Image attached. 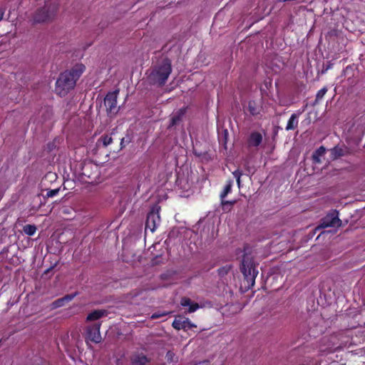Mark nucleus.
<instances>
[{"instance_id":"1","label":"nucleus","mask_w":365,"mask_h":365,"mask_svg":"<svg viewBox=\"0 0 365 365\" xmlns=\"http://www.w3.org/2000/svg\"><path fill=\"white\" fill-rule=\"evenodd\" d=\"M172 63L168 58L160 59L147 71L146 82L150 86H163L172 73Z\"/></svg>"},{"instance_id":"2","label":"nucleus","mask_w":365,"mask_h":365,"mask_svg":"<svg viewBox=\"0 0 365 365\" xmlns=\"http://www.w3.org/2000/svg\"><path fill=\"white\" fill-rule=\"evenodd\" d=\"M84 69L85 66L83 64H76L71 70L61 73L56 83V93L60 96H66L75 87Z\"/></svg>"},{"instance_id":"3","label":"nucleus","mask_w":365,"mask_h":365,"mask_svg":"<svg viewBox=\"0 0 365 365\" xmlns=\"http://www.w3.org/2000/svg\"><path fill=\"white\" fill-rule=\"evenodd\" d=\"M240 270L244 276V282L247 284L245 287L252 288L255 285L258 270L254 257L251 255L245 254L243 255Z\"/></svg>"},{"instance_id":"4","label":"nucleus","mask_w":365,"mask_h":365,"mask_svg":"<svg viewBox=\"0 0 365 365\" xmlns=\"http://www.w3.org/2000/svg\"><path fill=\"white\" fill-rule=\"evenodd\" d=\"M58 10V4L56 1L46 2L45 6L38 9L34 15V23H44L53 20Z\"/></svg>"},{"instance_id":"5","label":"nucleus","mask_w":365,"mask_h":365,"mask_svg":"<svg viewBox=\"0 0 365 365\" xmlns=\"http://www.w3.org/2000/svg\"><path fill=\"white\" fill-rule=\"evenodd\" d=\"M341 220L339 218V212L334 210L320 220V223L316 227V230L327 227L339 228L341 226Z\"/></svg>"},{"instance_id":"6","label":"nucleus","mask_w":365,"mask_h":365,"mask_svg":"<svg viewBox=\"0 0 365 365\" xmlns=\"http://www.w3.org/2000/svg\"><path fill=\"white\" fill-rule=\"evenodd\" d=\"M118 92V90L109 92L104 98V105L106 108V112L110 118L115 116L120 109V106H117Z\"/></svg>"},{"instance_id":"7","label":"nucleus","mask_w":365,"mask_h":365,"mask_svg":"<svg viewBox=\"0 0 365 365\" xmlns=\"http://www.w3.org/2000/svg\"><path fill=\"white\" fill-rule=\"evenodd\" d=\"M160 209V207L156 205L153 207L151 211L148 214L145 222V230L149 229L152 232L155 230L157 226L160 222V217L159 215Z\"/></svg>"},{"instance_id":"8","label":"nucleus","mask_w":365,"mask_h":365,"mask_svg":"<svg viewBox=\"0 0 365 365\" xmlns=\"http://www.w3.org/2000/svg\"><path fill=\"white\" fill-rule=\"evenodd\" d=\"M101 323L99 322H95L86 327V338L93 342L100 343L102 337L100 332Z\"/></svg>"},{"instance_id":"9","label":"nucleus","mask_w":365,"mask_h":365,"mask_svg":"<svg viewBox=\"0 0 365 365\" xmlns=\"http://www.w3.org/2000/svg\"><path fill=\"white\" fill-rule=\"evenodd\" d=\"M81 170L82 175L91 180H95L99 174L97 165L90 162L84 163Z\"/></svg>"},{"instance_id":"10","label":"nucleus","mask_w":365,"mask_h":365,"mask_svg":"<svg viewBox=\"0 0 365 365\" xmlns=\"http://www.w3.org/2000/svg\"><path fill=\"white\" fill-rule=\"evenodd\" d=\"M263 140L262 135L257 131H252L249 135L247 144L249 148H257L261 145Z\"/></svg>"},{"instance_id":"11","label":"nucleus","mask_w":365,"mask_h":365,"mask_svg":"<svg viewBox=\"0 0 365 365\" xmlns=\"http://www.w3.org/2000/svg\"><path fill=\"white\" fill-rule=\"evenodd\" d=\"M173 327L177 329H188L192 327H195L194 324L191 323V322L187 318L179 317L178 318H176L173 322Z\"/></svg>"},{"instance_id":"12","label":"nucleus","mask_w":365,"mask_h":365,"mask_svg":"<svg viewBox=\"0 0 365 365\" xmlns=\"http://www.w3.org/2000/svg\"><path fill=\"white\" fill-rule=\"evenodd\" d=\"M108 312L106 309H95L90 312L86 319V322L98 321L100 319L107 317Z\"/></svg>"},{"instance_id":"13","label":"nucleus","mask_w":365,"mask_h":365,"mask_svg":"<svg viewBox=\"0 0 365 365\" xmlns=\"http://www.w3.org/2000/svg\"><path fill=\"white\" fill-rule=\"evenodd\" d=\"M330 152H331V158L333 160H336L339 158H341L342 156L347 155L349 153V150L344 145H342V146L336 145V146L334 147L333 148H331L330 150Z\"/></svg>"},{"instance_id":"14","label":"nucleus","mask_w":365,"mask_h":365,"mask_svg":"<svg viewBox=\"0 0 365 365\" xmlns=\"http://www.w3.org/2000/svg\"><path fill=\"white\" fill-rule=\"evenodd\" d=\"M185 114V109L184 108L179 109L177 112L174 113L171 116L168 128H171L172 127L178 125L182 121Z\"/></svg>"},{"instance_id":"15","label":"nucleus","mask_w":365,"mask_h":365,"mask_svg":"<svg viewBox=\"0 0 365 365\" xmlns=\"http://www.w3.org/2000/svg\"><path fill=\"white\" fill-rule=\"evenodd\" d=\"M326 148L324 146H320L317 149L312 155V160L314 164H320L322 163L321 157L325 154Z\"/></svg>"},{"instance_id":"16","label":"nucleus","mask_w":365,"mask_h":365,"mask_svg":"<svg viewBox=\"0 0 365 365\" xmlns=\"http://www.w3.org/2000/svg\"><path fill=\"white\" fill-rule=\"evenodd\" d=\"M148 361V358L143 354L135 355L131 359L133 365H145Z\"/></svg>"},{"instance_id":"17","label":"nucleus","mask_w":365,"mask_h":365,"mask_svg":"<svg viewBox=\"0 0 365 365\" xmlns=\"http://www.w3.org/2000/svg\"><path fill=\"white\" fill-rule=\"evenodd\" d=\"M297 118H298V115L296 113H293L291 115V117L287 123V127H286L287 130H294L297 127V125H298Z\"/></svg>"},{"instance_id":"18","label":"nucleus","mask_w":365,"mask_h":365,"mask_svg":"<svg viewBox=\"0 0 365 365\" xmlns=\"http://www.w3.org/2000/svg\"><path fill=\"white\" fill-rule=\"evenodd\" d=\"M235 203V200L229 201L221 199L222 209L224 212H229L231 210L232 205Z\"/></svg>"},{"instance_id":"19","label":"nucleus","mask_w":365,"mask_h":365,"mask_svg":"<svg viewBox=\"0 0 365 365\" xmlns=\"http://www.w3.org/2000/svg\"><path fill=\"white\" fill-rule=\"evenodd\" d=\"M232 184H233V182L231 180H230L227 182V184H226L224 190H222V192L220 194L221 199H225V197L227 195V194L231 192Z\"/></svg>"},{"instance_id":"20","label":"nucleus","mask_w":365,"mask_h":365,"mask_svg":"<svg viewBox=\"0 0 365 365\" xmlns=\"http://www.w3.org/2000/svg\"><path fill=\"white\" fill-rule=\"evenodd\" d=\"M36 230L37 228L34 225H26L23 228L24 233L29 236L34 235Z\"/></svg>"},{"instance_id":"21","label":"nucleus","mask_w":365,"mask_h":365,"mask_svg":"<svg viewBox=\"0 0 365 365\" xmlns=\"http://www.w3.org/2000/svg\"><path fill=\"white\" fill-rule=\"evenodd\" d=\"M99 140L103 143V146L106 147L112 143L113 138L108 135H105L101 136Z\"/></svg>"},{"instance_id":"22","label":"nucleus","mask_w":365,"mask_h":365,"mask_svg":"<svg viewBox=\"0 0 365 365\" xmlns=\"http://www.w3.org/2000/svg\"><path fill=\"white\" fill-rule=\"evenodd\" d=\"M175 275V272L174 271H168L165 273H163L162 274H160V278L162 279H165V280H170V279H173V277Z\"/></svg>"},{"instance_id":"23","label":"nucleus","mask_w":365,"mask_h":365,"mask_svg":"<svg viewBox=\"0 0 365 365\" xmlns=\"http://www.w3.org/2000/svg\"><path fill=\"white\" fill-rule=\"evenodd\" d=\"M327 91V88L326 87H324L323 88H322L321 90H319L317 93V96H316V99H315V102H318L320 100L322 99V98L324 96V95L326 94Z\"/></svg>"},{"instance_id":"24","label":"nucleus","mask_w":365,"mask_h":365,"mask_svg":"<svg viewBox=\"0 0 365 365\" xmlns=\"http://www.w3.org/2000/svg\"><path fill=\"white\" fill-rule=\"evenodd\" d=\"M65 304L64 300L62 298L58 299L51 304L52 309H56L63 307Z\"/></svg>"},{"instance_id":"25","label":"nucleus","mask_w":365,"mask_h":365,"mask_svg":"<svg viewBox=\"0 0 365 365\" xmlns=\"http://www.w3.org/2000/svg\"><path fill=\"white\" fill-rule=\"evenodd\" d=\"M168 314H169V312H157L155 313H153L151 315V319H158V318H160L161 317H165Z\"/></svg>"},{"instance_id":"26","label":"nucleus","mask_w":365,"mask_h":365,"mask_svg":"<svg viewBox=\"0 0 365 365\" xmlns=\"http://www.w3.org/2000/svg\"><path fill=\"white\" fill-rule=\"evenodd\" d=\"M192 303V301L188 297H182L180 300V304L182 307H188Z\"/></svg>"},{"instance_id":"27","label":"nucleus","mask_w":365,"mask_h":365,"mask_svg":"<svg viewBox=\"0 0 365 365\" xmlns=\"http://www.w3.org/2000/svg\"><path fill=\"white\" fill-rule=\"evenodd\" d=\"M188 312L192 313L195 312L200 307L197 303L192 302L189 306Z\"/></svg>"},{"instance_id":"28","label":"nucleus","mask_w":365,"mask_h":365,"mask_svg":"<svg viewBox=\"0 0 365 365\" xmlns=\"http://www.w3.org/2000/svg\"><path fill=\"white\" fill-rule=\"evenodd\" d=\"M59 192V188L48 190L46 193V197H52L57 195Z\"/></svg>"},{"instance_id":"29","label":"nucleus","mask_w":365,"mask_h":365,"mask_svg":"<svg viewBox=\"0 0 365 365\" xmlns=\"http://www.w3.org/2000/svg\"><path fill=\"white\" fill-rule=\"evenodd\" d=\"M165 358L168 362H173L175 358V354L172 351H168Z\"/></svg>"},{"instance_id":"30","label":"nucleus","mask_w":365,"mask_h":365,"mask_svg":"<svg viewBox=\"0 0 365 365\" xmlns=\"http://www.w3.org/2000/svg\"><path fill=\"white\" fill-rule=\"evenodd\" d=\"M76 296V293L72 294H67L63 297L65 304L66 302H68L71 301Z\"/></svg>"},{"instance_id":"31","label":"nucleus","mask_w":365,"mask_h":365,"mask_svg":"<svg viewBox=\"0 0 365 365\" xmlns=\"http://www.w3.org/2000/svg\"><path fill=\"white\" fill-rule=\"evenodd\" d=\"M248 108H249V111L250 112V113L252 115H256L257 113V110H255V108L252 106V102L249 103Z\"/></svg>"},{"instance_id":"32","label":"nucleus","mask_w":365,"mask_h":365,"mask_svg":"<svg viewBox=\"0 0 365 365\" xmlns=\"http://www.w3.org/2000/svg\"><path fill=\"white\" fill-rule=\"evenodd\" d=\"M232 175H234V177L237 179V178H240L242 175V173L240 170H236L235 171H234L232 173Z\"/></svg>"},{"instance_id":"33","label":"nucleus","mask_w":365,"mask_h":365,"mask_svg":"<svg viewBox=\"0 0 365 365\" xmlns=\"http://www.w3.org/2000/svg\"><path fill=\"white\" fill-rule=\"evenodd\" d=\"M230 269V267H225L221 269H219L218 272L220 274H224L227 273Z\"/></svg>"},{"instance_id":"34","label":"nucleus","mask_w":365,"mask_h":365,"mask_svg":"<svg viewBox=\"0 0 365 365\" xmlns=\"http://www.w3.org/2000/svg\"><path fill=\"white\" fill-rule=\"evenodd\" d=\"M279 1H282V2L294 1V2H297V3H302V2H304L305 0H279Z\"/></svg>"},{"instance_id":"35","label":"nucleus","mask_w":365,"mask_h":365,"mask_svg":"<svg viewBox=\"0 0 365 365\" xmlns=\"http://www.w3.org/2000/svg\"><path fill=\"white\" fill-rule=\"evenodd\" d=\"M124 138H122L121 139V141H120V145H121V149L125 146V142H124Z\"/></svg>"},{"instance_id":"36","label":"nucleus","mask_w":365,"mask_h":365,"mask_svg":"<svg viewBox=\"0 0 365 365\" xmlns=\"http://www.w3.org/2000/svg\"><path fill=\"white\" fill-rule=\"evenodd\" d=\"M236 180H237V183L238 187H240V185H241L240 178H237Z\"/></svg>"},{"instance_id":"37","label":"nucleus","mask_w":365,"mask_h":365,"mask_svg":"<svg viewBox=\"0 0 365 365\" xmlns=\"http://www.w3.org/2000/svg\"><path fill=\"white\" fill-rule=\"evenodd\" d=\"M4 12L2 10H0V21L3 19Z\"/></svg>"},{"instance_id":"38","label":"nucleus","mask_w":365,"mask_h":365,"mask_svg":"<svg viewBox=\"0 0 365 365\" xmlns=\"http://www.w3.org/2000/svg\"><path fill=\"white\" fill-rule=\"evenodd\" d=\"M51 269V268L47 269V270L45 272V273H48Z\"/></svg>"}]
</instances>
